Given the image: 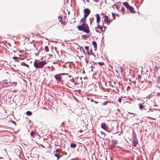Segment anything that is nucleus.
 Instances as JSON below:
<instances>
[{"instance_id": "f257e3e1", "label": "nucleus", "mask_w": 160, "mask_h": 160, "mask_svg": "<svg viewBox=\"0 0 160 160\" xmlns=\"http://www.w3.org/2000/svg\"><path fill=\"white\" fill-rule=\"evenodd\" d=\"M77 27L79 31H83L87 33L90 32L89 27L86 23H82L81 25L78 26Z\"/></svg>"}, {"instance_id": "f03ea898", "label": "nucleus", "mask_w": 160, "mask_h": 160, "mask_svg": "<svg viewBox=\"0 0 160 160\" xmlns=\"http://www.w3.org/2000/svg\"><path fill=\"white\" fill-rule=\"evenodd\" d=\"M46 64L45 61H39L38 60L35 61L34 62V67L37 68H42Z\"/></svg>"}, {"instance_id": "7ed1b4c3", "label": "nucleus", "mask_w": 160, "mask_h": 160, "mask_svg": "<svg viewBox=\"0 0 160 160\" xmlns=\"http://www.w3.org/2000/svg\"><path fill=\"white\" fill-rule=\"evenodd\" d=\"M151 82H150L145 81H142L139 85V88L140 89L144 90L147 87V84H150Z\"/></svg>"}, {"instance_id": "20e7f679", "label": "nucleus", "mask_w": 160, "mask_h": 160, "mask_svg": "<svg viewBox=\"0 0 160 160\" xmlns=\"http://www.w3.org/2000/svg\"><path fill=\"white\" fill-rule=\"evenodd\" d=\"M133 146L135 147L137 146V145L138 143V141L137 140L135 135H133Z\"/></svg>"}, {"instance_id": "39448f33", "label": "nucleus", "mask_w": 160, "mask_h": 160, "mask_svg": "<svg viewBox=\"0 0 160 160\" xmlns=\"http://www.w3.org/2000/svg\"><path fill=\"white\" fill-rule=\"evenodd\" d=\"M68 74V73H61L60 74H58L56 75H55L54 76V77H55V79L57 80L58 81H60L61 80V78H62L60 76V75H61V74L67 75Z\"/></svg>"}, {"instance_id": "423d86ee", "label": "nucleus", "mask_w": 160, "mask_h": 160, "mask_svg": "<svg viewBox=\"0 0 160 160\" xmlns=\"http://www.w3.org/2000/svg\"><path fill=\"white\" fill-rule=\"evenodd\" d=\"M101 127L102 129L106 131H107V129H108V125L105 122H103L101 123Z\"/></svg>"}, {"instance_id": "0eeeda50", "label": "nucleus", "mask_w": 160, "mask_h": 160, "mask_svg": "<svg viewBox=\"0 0 160 160\" xmlns=\"http://www.w3.org/2000/svg\"><path fill=\"white\" fill-rule=\"evenodd\" d=\"M104 19L103 22L107 23L109 25L110 23V19L109 18L108 16L105 15L104 17Z\"/></svg>"}, {"instance_id": "6e6552de", "label": "nucleus", "mask_w": 160, "mask_h": 160, "mask_svg": "<svg viewBox=\"0 0 160 160\" xmlns=\"http://www.w3.org/2000/svg\"><path fill=\"white\" fill-rule=\"evenodd\" d=\"M128 10H129L131 13H136V11L134 10L133 7L130 6L129 8H127Z\"/></svg>"}, {"instance_id": "1a4fd4ad", "label": "nucleus", "mask_w": 160, "mask_h": 160, "mask_svg": "<svg viewBox=\"0 0 160 160\" xmlns=\"http://www.w3.org/2000/svg\"><path fill=\"white\" fill-rule=\"evenodd\" d=\"M90 10L88 8H85L84 10V13L89 15L90 13Z\"/></svg>"}, {"instance_id": "9d476101", "label": "nucleus", "mask_w": 160, "mask_h": 160, "mask_svg": "<svg viewBox=\"0 0 160 160\" xmlns=\"http://www.w3.org/2000/svg\"><path fill=\"white\" fill-rule=\"evenodd\" d=\"M2 85L3 87H8L10 86L9 83L7 82L6 80L3 81L2 84Z\"/></svg>"}, {"instance_id": "9b49d317", "label": "nucleus", "mask_w": 160, "mask_h": 160, "mask_svg": "<svg viewBox=\"0 0 160 160\" xmlns=\"http://www.w3.org/2000/svg\"><path fill=\"white\" fill-rule=\"evenodd\" d=\"M112 146L113 147H115L116 146V144L118 143V141L116 140H112Z\"/></svg>"}, {"instance_id": "f8f14e48", "label": "nucleus", "mask_w": 160, "mask_h": 160, "mask_svg": "<svg viewBox=\"0 0 160 160\" xmlns=\"http://www.w3.org/2000/svg\"><path fill=\"white\" fill-rule=\"evenodd\" d=\"M96 16L97 22L99 23L100 20V16L99 14H97Z\"/></svg>"}, {"instance_id": "ddd939ff", "label": "nucleus", "mask_w": 160, "mask_h": 160, "mask_svg": "<svg viewBox=\"0 0 160 160\" xmlns=\"http://www.w3.org/2000/svg\"><path fill=\"white\" fill-rule=\"evenodd\" d=\"M122 4L127 9L130 6L127 2H125L122 3Z\"/></svg>"}, {"instance_id": "4468645a", "label": "nucleus", "mask_w": 160, "mask_h": 160, "mask_svg": "<svg viewBox=\"0 0 160 160\" xmlns=\"http://www.w3.org/2000/svg\"><path fill=\"white\" fill-rule=\"evenodd\" d=\"M86 20V18L83 17L80 20L81 22H82V23H85V21Z\"/></svg>"}, {"instance_id": "2eb2a0df", "label": "nucleus", "mask_w": 160, "mask_h": 160, "mask_svg": "<svg viewBox=\"0 0 160 160\" xmlns=\"http://www.w3.org/2000/svg\"><path fill=\"white\" fill-rule=\"evenodd\" d=\"M92 44L94 46V48L95 49V48H97V43L95 41H92Z\"/></svg>"}, {"instance_id": "dca6fc26", "label": "nucleus", "mask_w": 160, "mask_h": 160, "mask_svg": "<svg viewBox=\"0 0 160 160\" xmlns=\"http://www.w3.org/2000/svg\"><path fill=\"white\" fill-rule=\"evenodd\" d=\"M70 146L72 148H75L76 147V144L75 143H72L70 144Z\"/></svg>"}, {"instance_id": "f3484780", "label": "nucleus", "mask_w": 160, "mask_h": 160, "mask_svg": "<svg viewBox=\"0 0 160 160\" xmlns=\"http://www.w3.org/2000/svg\"><path fill=\"white\" fill-rule=\"evenodd\" d=\"M112 16L113 17V19H115V17H116V16H118V14H117V13H112Z\"/></svg>"}, {"instance_id": "a211bd4d", "label": "nucleus", "mask_w": 160, "mask_h": 160, "mask_svg": "<svg viewBox=\"0 0 160 160\" xmlns=\"http://www.w3.org/2000/svg\"><path fill=\"white\" fill-rule=\"evenodd\" d=\"M26 113L28 116H31L32 114V112L30 111H27Z\"/></svg>"}, {"instance_id": "6ab92c4d", "label": "nucleus", "mask_w": 160, "mask_h": 160, "mask_svg": "<svg viewBox=\"0 0 160 160\" xmlns=\"http://www.w3.org/2000/svg\"><path fill=\"white\" fill-rule=\"evenodd\" d=\"M85 49H86V50L87 51V52L88 53V55H90V54L88 52V49H89V47L87 46L85 47Z\"/></svg>"}, {"instance_id": "aec40b11", "label": "nucleus", "mask_w": 160, "mask_h": 160, "mask_svg": "<svg viewBox=\"0 0 160 160\" xmlns=\"http://www.w3.org/2000/svg\"><path fill=\"white\" fill-rule=\"evenodd\" d=\"M139 106L140 109H143L144 107V106L142 103L139 104Z\"/></svg>"}, {"instance_id": "412c9836", "label": "nucleus", "mask_w": 160, "mask_h": 160, "mask_svg": "<svg viewBox=\"0 0 160 160\" xmlns=\"http://www.w3.org/2000/svg\"><path fill=\"white\" fill-rule=\"evenodd\" d=\"M21 65H22V66H25L27 67L28 68L29 67V65L28 64H26V63H25L24 62H22L21 63Z\"/></svg>"}, {"instance_id": "4be33fe9", "label": "nucleus", "mask_w": 160, "mask_h": 160, "mask_svg": "<svg viewBox=\"0 0 160 160\" xmlns=\"http://www.w3.org/2000/svg\"><path fill=\"white\" fill-rule=\"evenodd\" d=\"M45 51L46 52H48L49 51L48 47L47 46H46L44 49Z\"/></svg>"}, {"instance_id": "5701e85b", "label": "nucleus", "mask_w": 160, "mask_h": 160, "mask_svg": "<svg viewBox=\"0 0 160 160\" xmlns=\"http://www.w3.org/2000/svg\"><path fill=\"white\" fill-rule=\"evenodd\" d=\"M97 28H99L101 30H102V29H103V28L102 27V26H101L99 25L98 24V25H97Z\"/></svg>"}, {"instance_id": "b1692460", "label": "nucleus", "mask_w": 160, "mask_h": 160, "mask_svg": "<svg viewBox=\"0 0 160 160\" xmlns=\"http://www.w3.org/2000/svg\"><path fill=\"white\" fill-rule=\"evenodd\" d=\"M54 156L57 158V160H58L61 156H59L58 154H55L54 155Z\"/></svg>"}, {"instance_id": "393cba45", "label": "nucleus", "mask_w": 160, "mask_h": 160, "mask_svg": "<svg viewBox=\"0 0 160 160\" xmlns=\"http://www.w3.org/2000/svg\"><path fill=\"white\" fill-rule=\"evenodd\" d=\"M82 37L84 39H85V38H87L88 37V36L86 35H82Z\"/></svg>"}, {"instance_id": "a878e982", "label": "nucleus", "mask_w": 160, "mask_h": 160, "mask_svg": "<svg viewBox=\"0 0 160 160\" xmlns=\"http://www.w3.org/2000/svg\"><path fill=\"white\" fill-rule=\"evenodd\" d=\"M114 6H115L116 7V8L117 10H118L119 8V7H118V5H116L115 4H114L112 6V7H113Z\"/></svg>"}, {"instance_id": "bb28decb", "label": "nucleus", "mask_w": 160, "mask_h": 160, "mask_svg": "<svg viewBox=\"0 0 160 160\" xmlns=\"http://www.w3.org/2000/svg\"><path fill=\"white\" fill-rule=\"evenodd\" d=\"M98 64L99 65L101 66H103L104 64V63L103 62H99Z\"/></svg>"}, {"instance_id": "cd10ccee", "label": "nucleus", "mask_w": 160, "mask_h": 160, "mask_svg": "<svg viewBox=\"0 0 160 160\" xmlns=\"http://www.w3.org/2000/svg\"><path fill=\"white\" fill-rule=\"evenodd\" d=\"M31 135L32 137H34L35 135L34 132H32L31 133Z\"/></svg>"}, {"instance_id": "c85d7f7f", "label": "nucleus", "mask_w": 160, "mask_h": 160, "mask_svg": "<svg viewBox=\"0 0 160 160\" xmlns=\"http://www.w3.org/2000/svg\"><path fill=\"white\" fill-rule=\"evenodd\" d=\"M61 23L62 25H65L66 22L65 21H63L61 22Z\"/></svg>"}, {"instance_id": "c756f323", "label": "nucleus", "mask_w": 160, "mask_h": 160, "mask_svg": "<svg viewBox=\"0 0 160 160\" xmlns=\"http://www.w3.org/2000/svg\"><path fill=\"white\" fill-rule=\"evenodd\" d=\"M12 59L13 60H17L18 59V58L17 57H13L12 58Z\"/></svg>"}, {"instance_id": "7c9ffc66", "label": "nucleus", "mask_w": 160, "mask_h": 160, "mask_svg": "<svg viewBox=\"0 0 160 160\" xmlns=\"http://www.w3.org/2000/svg\"><path fill=\"white\" fill-rule=\"evenodd\" d=\"M122 99L121 98H120L118 100V101L120 103L121 102Z\"/></svg>"}, {"instance_id": "2f4dec72", "label": "nucleus", "mask_w": 160, "mask_h": 160, "mask_svg": "<svg viewBox=\"0 0 160 160\" xmlns=\"http://www.w3.org/2000/svg\"><path fill=\"white\" fill-rule=\"evenodd\" d=\"M121 10L123 12H124L125 11V8H123V7H122L121 9Z\"/></svg>"}, {"instance_id": "473e14b6", "label": "nucleus", "mask_w": 160, "mask_h": 160, "mask_svg": "<svg viewBox=\"0 0 160 160\" xmlns=\"http://www.w3.org/2000/svg\"><path fill=\"white\" fill-rule=\"evenodd\" d=\"M51 67H52V69H51V70L52 71H53L54 70L55 68H54V67H53V66H52Z\"/></svg>"}, {"instance_id": "72a5a7b5", "label": "nucleus", "mask_w": 160, "mask_h": 160, "mask_svg": "<svg viewBox=\"0 0 160 160\" xmlns=\"http://www.w3.org/2000/svg\"><path fill=\"white\" fill-rule=\"evenodd\" d=\"M88 15L84 13V17H84V18L87 17Z\"/></svg>"}, {"instance_id": "f704fd0d", "label": "nucleus", "mask_w": 160, "mask_h": 160, "mask_svg": "<svg viewBox=\"0 0 160 160\" xmlns=\"http://www.w3.org/2000/svg\"><path fill=\"white\" fill-rule=\"evenodd\" d=\"M141 78V76L139 75L138 76V79H139Z\"/></svg>"}, {"instance_id": "c9c22d12", "label": "nucleus", "mask_w": 160, "mask_h": 160, "mask_svg": "<svg viewBox=\"0 0 160 160\" xmlns=\"http://www.w3.org/2000/svg\"><path fill=\"white\" fill-rule=\"evenodd\" d=\"M62 19V18H61L59 20V21L60 22H61L63 21Z\"/></svg>"}, {"instance_id": "e433bc0d", "label": "nucleus", "mask_w": 160, "mask_h": 160, "mask_svg": "<svg viewBox=\"0 0 160 160\" xmlns=\"http://www.w3.org/2000/svg\"><path fill=\"white\" fill-rule=\"evenodd\" d=\"M93 67H94V66L93 65H92L90 66V68H93Z\"/></svg>"}, {"instance_id": "4c0bfd02", "label": "nucleus", "mask_w": 160, "mask_h": 160, "mask_svg": "<svg viewBox=\"0 0 160 160\" xmlns=\"http://www.w3.org/2000/svg\"><path fill=\"white\" fill-rule=\"evenodd\" d=\"M93 1H94L95 2H98L99 0H93Z\"/></svg>"}, {"instance_id": "58836bf2", "label": "nucleus", "mask_w": 160, "mask_h": 160, "mask_svg": "<svg viewBox=\"0 0 160 160\" xmlns=\"http://www.w3.org/2000/svg\"><path fill=\"white\" fill-rule=\"evenodd\" d=\"M104 31H105V29L107 28V27H106V26H104Z\"/></svg>"}, {"instance_id": "ea45409f", "label": "nucleus", "mask_w": 160, "mask_h": 160, "mask_svg": "<svg viewBox=\"0 0 160 160\" xmlns=\"http://www.w3.org/2000/svg\"><path fill=\"white\" fill-rule=\"evenodd\" d=\"M95 30H96V32H99V31L97 30V28H95Z\"/></svg>"}, {"instance_id": "a19ab883", "label": "nucleus", "mask_w": 160, "mask_h": 160, "mask_svg": "<svg viewBox=\"0 0 160 160\" xmlns=\"http://www.w3.org/2000/svg\"><path fill=\"white\" fill-rule=\"evenodd\" d=\"M58 18H59V19L60 18H62L61 17V16H59L58 17Z\"/></svg>"}, {"instance_id": "79ce46f5", "label": "nucleus", "mask_w": 160, "mask_h": 160, "mask_svg": "<svg viewBox=\"0 0 160 160\" xmlns=\"http://www.w3.org/2000/svg\"><path fill=\"white\" fill-rule=\"evenodd\" d=\"M82 73L83 74L85 73V71L84 70H83L82 72Z\"/></svg>"}, {"instance_id": "37998d69", "label": "nucleus", "mask_w": 160, "mask_h": 160, "mask_svg": "<svg viewBox=\"0 0 160 160\" xmlns=\"http://www.w3.org/2000/svg\"><path fill=\"white\" fill-rule=\"evenodd\" d=\"M70 81H71L72 82H74V81H73V80L72 79H71L70 80Z\"/></svg>"}, {"instance_id": "c03bdc74", "label": "nucleus", "mask_w": 160, "mask_h": 160, "mask_svg": "<svg viewBox=\"0 0 160 160\" xmlns=\"http://www.w3.org/2000/svg\"><path fill=\"white\" fill-rule=\"evenodd\" d=\"M101 31H102V32H104V31H104V30H102H102H101Z\"/></svg>"}, {"instance_id": "a18cd8bd", "label": "nucleus", "mask_w": 160, "mask_h": 160, "mask_svg": "<svg viewBox=\"0 0 160 160\" xmlns=\"http://www.w3.org/2000/svg\"><path fill=\"white\" fill-rule=\"evenodd\" d=\"M79 132H82V130H80V131H79Z\"/></svg>"}, {"instance_id": "49530a36", "label": "nucleus", "mask_w": 160, "mask_h": 160, "mask_svg": "<svg viewBox=\"0 0 160 160\" xmlns=\"http://www.w3.org/2000/svg\"><path fill=\"white\" fill-rule=\"evenodd\" d=\"M91 18H90V24H91Z\"/></svg>"}, {"instance_id": "de8ad7c7", "label": "nucleus", "mask_w": 160, "mask_h": 160, "mask_svg": "<svg viewBox=\"0 0 160 160\" xmlns=\"http://www.w3.org/2000/svg\"><path fill=\"white\" fill-rule=\"evenodd\" d=\"M93 68H92L91 69V71L92 72L93 71Z\"/></svg>"}, {"instance_id": "09e8293b", "label": "nucleus", "mask_w": 160, "mask_h": 160, "mask_svg": "<svg viewBox=\"0 0 160 160\" xmlns=\"http://www.w3.org/2000/svg\"><path fill=\"white\" fill-rule=\"evenodd\" d=\"M82 0L83 1L84 3H85V0Z\"/></svg>"}, {"instance_id": "8fccbe9b", "label": "nucleus", "mask_w": 160, "mask_h": 160, "mask_svg": "<svg viewBox=\"0 0 160 160\" xmlns=\"http://www.w3.org/2000/svg\"><path fill=\"white\" fill-rule=\"evenodd\" d=\"M112 19H111V20H110V22H112Z\"/></svg>"}, {"instance_id": "3c124183", "label": "nucleus", "mask_w": 160, "mask_h": 160, "mask_svg": "<svg viewBox=\"0 0 160 160\" xmlns=\"http://www.w3.org/2000/svg\"><path fill=\"white\" fill-rule=\"evenodd\" d=\"M56 152H58V149H57V150H56Z\"/></svg>"}, {"instance_id": "603ef678", "label": "nucleus", "mask_w": 160, "mask_h": 160, "mask_svg": "<svg viewBox=\"0 0 160 160\" xmlns=\"http://www.w3.org/2000/svg\"><path fill=\"white\" fill-rule=\"evenodd\" d=\"M13 123L15 124V122L14 121H13Z\"/></svg>"}, {"instance_id": "864d4df0", "label": "nucleus", "mask_w": 160, "mask_h": 160, "mask_svg": "<svg viewBox=\"0 0 160 160\" xmlns=\"http://www.w3.org/2000/svg\"><path fill=\"white\" fill-rule=\"evenodd\" d=\"M52 42H56L54 41H52Z\"/></svg>"}, {"instance_id": "5fc2aeb1", "label": "nucleus", "mask_w": 160, "mask_h": 160, "mask_svg": "<svg viewBox=\"0 0 160 160\" xmlns=\"http://www.w3.org/2000/svg\"><path fill=\"white\" fill-rule=\"evenodd\" d=\"M91 53H92V54L93 55V54L92 52H91Z\"/></svg>"}, {"instance_id": "6e6d98bb", "label": "nucleus", "mask_w": 160, "mask_h": 160, "mask_svg": "<svg viewBox=\"0 0 160 160\" xmlns=\"http://www.w3.org/2000/svg\"><path fill=\"white\" fill-rule=\"evenodd\" d=\"M95 102V103H98L97 102Z\"/></svg>"}, {"instance_id": "4d7b16f0", "label": "nucleus", "mask_w": 160, "mask_h": 160, "mask_svg": "<svg viewBox=\"0 0 160 160\" xmlns=\"http://www.w3.org/2000/svg\"><path fill=\"white\" fill-rule=\"evenodd\" d=\"M86 1H87V2H89L88 0H88H86Z\"/></svg>"}, {"instance_id": "13d9d810", "label": "nucleus", "mask_w": 160, "mask_h": 160, "mask_svg": "<svg viewBox=\"0 0 160 160\" xmlns=\"http://www.w3.org/2000/svg\"><path fill=\"white\" fill-rule=\"evenodd\" d=\"M82 79V78L81 77L80 78V79Z\"/></svg>"}, {"instance_id": "bf43d9fd", "label": "nucleus", "mask_w": 160, "mask_h": 160, "mask_svg": "<svg viewBox=\"0 0 160 160\" xmlns=\"http://www.w3.org/2000/svg\"><path fill=\"white\" fill-rule=\"evenodd\" d=\"M105 3H106V1H105Z\"/></svg>"}, {"instance_id": "052dcab7", "label": "nucleus", "mask_w": 160, "mask_h": 160, "mask_svg": "<svg viewBox=\"0 0 160 160\" xmlns=\"http://www.w3.org/2000/svg\"><path fill=\"white\" fill-rule=\"evenodd\" d=\"M84 79H85V78H84Z\"/></svg>"}, {"instance_id": "680f3d73", "label": "nucleus", "mask_w": 160, "mask_h": 160, "mask_svg": "<svg viewBox=\"0 0 160 160\" xmlns=\"http://www.w3.org/2000/svg\"><path fill=\"white\" fill-rule=\"evenodd\" d=\"M1 158V157H0V158Z\"/></svg>"}]
</instances>
